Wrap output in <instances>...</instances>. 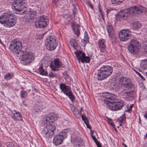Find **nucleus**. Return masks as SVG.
Wrapping results in <instances>:
<instances>
[{"instance_id":"1","label":"nucleus","mask_w":147,"mask_h":147,"mask_svg":"<svg viewBox=\"0 0 147 147\" xmlns=\"http://www.w3.org/2000/svg\"><path fill=\"white\" fill-rule=\"evenodd\" d=\"M22 43L21 42L15 40L11 42L9 49L13 53L18 55L19 59L21 63L24 65L30 64L34 59L35 57L33 53L28 51H21Z\"/></svg>"},{"instance_id":"2","label":"nucleus","mask_w":147,"mask_h":147,"mask_svg":"<svg viewBox=\"0 0 147 147\" xmlns=\"http://www.w3.org/2000/svg\"><path fill=\"white\" fill-rule=\"evenodd\" d=\"M115 96L112 94L107 95L105 96L103 100L107 105V107L110 110L117 111L121 109L123 105V101L115 102Z\"/></svg>"},{"instance_id":"3","label":"nucleus","mask_w":147,"mask_h":147,"mask_svg":"<svg viewBox=\"0 0 147 147\" xmlns=\"http://www.w3.org/2000/svg\"><path fill=\"white\" fill-rule=\"evenodd\" d=\"M16 17L11 12L7 11L0 16V23L6 27L13 26L16 23Z\"/></svg>"},{"instance_id":"4","label":"nucleus","mask_w":147,"mask_h":147,"mask_svg":"<svg viewBox=\"0 0 147 147\" xmlns=\"http://www.w3.org/2000/svg\"><path fill=\"white\" fill-rule=\"evenodd\" d=\"M113 71V68L108 65L103 66L98 70L97 79L102 80L110 76Z\"/></svg>"},{"instance_id":"5","label":"nucleus","mask_w":147,"mask_h":147,"mask_svg":"<svg viewBox=\"0 0 147 147\" xmlns=\"http://www.w3.org/2000/svg\"><path fill=\"white\" fill-rule=\"evenodd\" d=\"M26 1L25 0H15V5L12 7L15 13L19 14H22L26 11L25 5Z\"/></svg>"},{"instance_id":"6","label":"nucleus","mask_w":147,"mask_h":147,"mask_svg":"<svg viewBox=\"0 0 147 147\" xmlns=\"http://www.w3.org/2000/svg\"><path fill=\"white\" fill-rule=\"evenodd\" d=\"M141 46L138 40L135 39L131 40L127 49L129 52L133 55L137 54L139 52Z\"/></svg>"},{"instance_id":"7","label":"nucleus","mask_w":147,"mask_h":147,"mask_svg":"<svg viewBox=\"0 0 147 147\" xmlns=\"http://www.w3.org/2000/svg\"><path fill=\"white\" fill-rule=\"evenodd\" d=\"M45 45L47 49L49 51L55 49L57 46L56 37L54 36H49L47 38Z\"/></svg>"},{"instance_id":"8","label":"nucleus","mask_w":147,"mask_h":147,"mask_svg":"<svg viewBox=\"0 0 147 147\" xmlns=\"http://www.w3.org/2000/svg\"><path fill=\"white\" fill-rule=\"evenodd\" d=\"M119 82L125 90H128L130 89L134 90V89L133 84L129 79L125 77H121L119 80Z\"/></svg>"},{"instance_id":"9","label":"nucleus","mask_w":147,"mask_h":147,"mask_svg":"<svg viewBox=\"0 0 147 147\" xmlns=\"http://www.w3.org/2000/svg\"><path fill=\"white\" fill-rule=\"evenodd\" d=\"M35 22V25L37 28H43L47 26L48 24L49 21L48 17L45 15L40 16Z\"/></svg>"},{"instance_id":"10","label":"nucleus","mask_w":147,"mask_h":147,"mask_svg":"<svg viewBox=\"0 0 147 147\" xmlns=\"http://www.w3.org/2000/svg\"><path fill=\"white\" fill-rule=\"evenodd\" d=\"M74 53L76 56L79 63H80V61L82 63L84 62L89 63V62L90 60V58L89 57H86L84 53H82L80 51H79L74 52Z\"/></svg>"},{"instance_id":"11","label":"nucleus","mask_w":147,"mask_h":147,"mask_svg":"<svg viewBox=\"0 0 147 147\" xmlns=\"http://www.w3.org/2000/svg\"><path fill=\"white\" fill-rule=\"evenodd\" d=\"M67 137L66 132L62 131L60 132L59 134L56 135L54 138L53 142L54 145L57 146L60 144Z\"/></svg>"},{"instance_id":"12","label":"nucleus","mask_w":147,"mask_h":147,"mask_svg":"<svg viewBox=\"0 0 147 147\" xmlns=\"http://www.w3.org/2000/svg\"><path fill=\"white\" fill-rule=\"evenodd\" d=\"M131 36V32L129 30L123 29L119 33V37L121 41H126L130 39Z\"/></svg>"},{"instance_id":"13","label":"nucleus","mask_w":147,"mask_h":147,"mask_svg":"<svg viewBox=\"0 0 147 147\" xmlns=\"http://www.w3.org/2000/svg\"><path fill=\"white\" fill-rule=\"evenodd\" d=\"M144 11V8L142 6H134L131 7L129 11V14L134 16L141 15Z\"/></svg>"},{"instance_id":"14","label":"nucleus","mask_w":147,"mask_h":147,"mask_svg":"<svg viewBox=\"0 0 147 147\" xmlns=\"http://www.w3.org/2000/svg\"><path fill=\"white\" fill-rule=\"evenodd\" d=\"M129 11L126 10L120 11L117 15L116 19L119 21H121L125 19L129 16Z\"/></svg>"},{"instance_id":"15","label":"nucleus","mask_w":147,"mask_h":147,"mask_svg":"<svg viewBox=\"0 0 147 147\" xmlns=\"http://www.w3.org/2000/svg\"><path fill=\"white\" fill-rule=\"evenodd\" d=\"M62 65V63L60 59L56 58L54 59L53 63H51L50 66L52 70L55 71L57 68L60 67Z\"/></svg>"},{"instance_id":"16","label":"nucleus","mask_w":147,"mask_h":147,"mask_svg":"<svg viewBox=\"0 0 147 147\" xmlns=\"http://www.w3.org/2000/svg\"><path fill=\"white\" fill-rule=\"evenodd\" d=\"M134 90H132V91L130 92H123L122 94V96L124 98L127 99L135 97L136 96V94Z\"/></svg>"},{"instance_id":"17","label":"nucleus","mask_w":147,"mask_h":147,"mask_svg":"<svg viewBox=\"0 0 147 147\" xmlns=\"http://www.w3.org/2000/svg\"><path fill=\"white\" fill-rule=\"evenodd\" d=\"M105 40L103 39H100L98 41L99 49L101 53H104L106 51V47L105 44Z\"/></svg>"},{"instance_id":"18","label":"nucleus","mask_w":147,"mask_h":147,"mask_svg":"<svg viewBox=\"0 0 147 147\" xmlns=\"http://www.w3.org/2000/svg\"><path fill=\"white\" fill-rule=\"evenodd\" d=\"M59 88L61 90V92H63L65 95L71 91L70 87L66 85L64 83L60 84Z\"/></svg>"},{"instance_id":"19","label":"nucleus","mask_w":147,"mask_h":147,"mask_svg":"<svg viewBox=\"0 0 147 147\" xmlns=\"http://www.w3.org/2000/svg\"><path fill=\"white\" fill-rule=\"evenodd\" d=\"M106 28L109 37L111 38H113L114 35V32L113 28L112 27L111 25L109 23H108L106 25Z\"/></svg>"},{"instance_id":"20","label":"nucleus","mask_w":147,"mask_h":147,"mask_svg":"<svg viewBox=\"0 0 147 147\" xmlns=\"http://www.w3.org/2000/svg\"><path fill=\"white\" fill-rule=\"evenodd\" d=\"M11 118L15 121H20L22 119V115L20 113L18 112L13 113V115L11 116Z\"/></svg>"},{"instance_id":"21","label":"nucleus","mask_w":147,"mask_h":147,"mask_svg":"<svg viewBox=\"0 0 147 147\" xmlns=\"http://www.w3.org/2000/svg\"><path fill=\"white\" fill-rule=\"evenodd\" d=\"M46 127L48 130L49 133L51 136L54 135V131L56 129V126L53 125L51 123L49 125L46 126Z\"/></svg>"},{"instance_id":"22","label":"nucleus","mask_w":147,"mask_h":147,"mask_svg":"<svg viewBox=\"0 0 147 147\" xmlns=\"http://www.w3.org/2000/svg\"><path fill=\"white\" fill-rule=\"evenodd\" d=\"M74 141L77 147H78L77 146H78V147L82 146L83 145V140L80 137L75 138L74 139Z\"/></svg>"},{"instance_id":"23","label":"nucleus","mask_w":147,"mask_h":147,"mask_svg":"<svg viewBox=\"0 0 147 147\" xmlns=\"http://www.w3.org/2000/svg\"><path fill=\"white\" fill-rule=\"evenodd\" d=\"M38 71L39 72L40 74L42 75L46 76L47 75L48 73L44 69L42 63L40 64L39 65Z\"/></svg>"},{"instance_id":"24","label":"nucleus","mask_w":147,"mask_h":147,"mask_svg":"<svg viewBox=\"0 0 147 147\" xmlns=\"http://www.w3.org/2000/svg\"><path fill=\"white\" fill-rule=\"evenodd\" d=\"M46 117L51 123L56 120L58 117L57 115L54 114L48 115Z\"/></svg>"},{"instance_id":"25","label":"nucleus","mask_w":147,"mask_h":147,"mask_svg":"<svg viewBox=\"0 0 147 147\" xmlns=\"http://www.w3.org/2000/svg\"><path fill=\"white\" fill-rule=\"evenodd\" d=\"M49 133V131L46 127L42 131L41 135L42 136L46 138H48L51 136V135H50Z\"/></svg>"},{"instance_id":"26","label":"nucleus","mask_w":147,"mask_h":147,"mask_svg":"<svg viewBox=\"0 0 147 147\" xmlns=\"http://www.w3.org/2000/svg\"><path fill=\"white\" fill-rule=\"evenodd\" d=\"M80 26L78 24H75L72 27L73 30L74 31L76 34L78 36L80 34L79 29V28Z\"/></svg>"},{"instance_id":"27","label":"nucleus","mask_w":147,"mask_h":147,"mask_svg":"<svg viewBox=\"0 0 147 147\" xmlns=\"http://www.w3.org/2000/svg\"><path fill=\"white\" fill-rule=\"evenodd\" d=\"M141 68L144 69H147V59H145L142 60L140 64Z\"/></svg>"},{"instance_id":"28","label":"nucleus","mask_w":147,"mask_h":147,"mask_svg":"<svg viewBox=\"0 0 147 147\" xmlns=\"http://www.w3.org/2000/svg\"><path fill=\"white\" fill-rule=\"evenodd\" d=\"M42 123V124L44 125H46V126L49 125L51 123L46 116L43 117Z\"/></svg>"},{"instance_id":"29","label":"nucleus","mask_w":147,"mask_h":147,"mask_svg":"<svg viewBox=\"0 0 147 147\" xmlns=\"http://www.w3.org/2000/svg\"><path fill=\"white\" fill-rule=\"evenodd\" d=\"M125 0H111V3L113 5H120Z\"/></svg>"},{"instance_id":"30","label":"nucleus","mask_w":147,"mask_h":147,"mask_svg":"<svg viewBox=\"0 0 147 147\" xmlns=\"http://www.w3.org/2000/svg\"><path fill=\"white\" fill-rule=\"evenodd\" d=\"M66 95L69 97V99L72 102H73L75 100V96L73 95L72 92L71 91H70L69 92H68Z\"/></svg>"},{"instance_id":"31","label":"nucleus","mask_w":147,"mask_h":147,"mask_svg":"<svg viewBox=\"0 0 147 147\" xmlns=\"http://www.w3.org/2000/svg\"><path fill=\"white\" fill-rule=\"evenodd\" d=\"M42 109V107H41L38 105L35 106L34 108V112L35 114L38 113V112L41 111Z\"/></svg>"},{"instance_id":"32","label":"nucleus","mask_w":147,"mask_h":147,"mask_svg":"<svg viewBox=\"0 0 147 147\" xmlns=\"http://www.w3.org/2000/svg\"><path fill=\"white\" fill-rule=\"evenodd\" d=\"M142 26L141 24L139 22H135L133 24V28L134 30H137L138 28H140Z\"/></svg>"},{"instance_id":"33","label":"nucleus","mask_w":147,"mask_h":147,"mask_svg":"<svg viewBox=\"0 0 147 147\" xmlns=\"http://www.w3.org/2000/svg\"><path fill=\"white\" fill-rule=\"evenodd\" d=\"M14 74L12 73H8L5 76L4 78L7 80H8L11 79L13 77Z\"/></svg>"},{"instance_id":"34","label":"nucleus","mask_w":147,"mask_h":147,"mask_svg":"<svg viewBox=\"0 0 147 147\" xmlns=\"http://www.w3.org/2000/svg\"><path fill=\"white\" fill-rule=\"evenodd\" d=\"M30 14L29 18L30 19H33L36 16L37 13L36 11L34 10L30 11Z\"/></svg>"},{"instance_id":"35","label":"nucleus","mask_w":147,"mask_h":147,"mask_svg":"<svg viewBox=\"0 0 147 147\" xmlns=\"http://www.w3.org/2000/svg\"><path fill=\"white\" fill-rule=\"evenodd\" d=\"M20 96L22 98H26L27 96V92L24 90H22L20 92Z\"/></svg>"},{"instance_id":"36","label":"nucleus","mask_w":147,"mask_h":147,"mask_svg":"<svg viewBox=\"0 0 147 147\" xmlns=\"http://www.w3.org/2000/svg\"><path fill=\"white\" fill-rule=\"evenodd\" d=\"M125 114L123 115V117H120V118L118 119V121L119 123V126H121L122 125V121L123 120H124L125 118Z\"/></svg>"},{"instance_id":"37","label":"nucleus","mask_w":147,"mask_h":147,"mask_svg":"<svg viewBox=\"0 0 147 147\" xmlns=\"http://www.w3.org/2000/svg\"><path fill=\"white\" fill-rule=\"evenodd\" d=\"M73 113L76 118H79L80 117V112H79L77 109L74 111Z\"/></svg>"},{"instance_id":"38","label":"nucleus","mask_w":147,"mask_h":147,"mask_svg":"<svg viewBox=\"0 0 147 147\" xmlns=\"http://www.w3.org/2000/svg\"><path fill=\"white\" fill-rule=\"evenodd\" d=\"M81 117L82 119L84 121L86 125L89 123L87 118L84 115L82 114L81 115Z\"/></svg>"},{"instance_id":"39","label":"nucleus","mask_w":147,"mask_h":147,"mask_svg":"<svg viewBox=\"0 0 147 147\" xmlns=\"http://www.w3.org/2000/svg\"><path fill=\"white\" fill-rule=\"evenodd\" d=\"M84 40L86 43H87L89 41L88 37L86 32H85L84 33Z\"/></svg>"},{"instance_id":"40","label":"nucleus","mask_w":147,"mask_h":147,"mask_svg":"<svg viewBox=\"0 0 147 147\" xmlns=\"http://www.w3.org/2000/svg\"><path fill=\"white\" fill-rule=\"evenodd\" d=\"M71 45L75 48L76 46V43L75 40H72L70 41Z\"/></svg>"},{"instance_id":"41","label":"nucleus","mask_w":147,"mask_h":147,"mask_svg":"<svg viewBox=\"0 0 147 147\" xmlns=\"http://www.w3.org/2000/svg\"><path fill=\"white\" fill-rule=\"evenodd\" d=\"M49 76L50 78H54L57 77V74H54L53 72H51L49 74Z\"/></svg>"},{"instance_id":"42","label":"nucleus","mask_w":147,"mask_h":147,"mask_svg":"<svg viewBox=\"0 0 147 147\" xmlns=\"http://www.w3.org/2000/svg\"><path fill=\"white\" fill-rule=\"evenodd\" d=\"M7 147H15L14 144L11 142H8L6 143Z\"/></svg>"},{"instance_id":"43","label":"nucleus","mask_w":147,"mask_h":147,"mask_svg":"<svg viewBox=\"0 0 147 147\" xmlns=\"http://www.w3.org/2000/svg\"><path fill=\"white\" fill-rule=\"evenodd\" d=\"M134 71L143 80H145V79L144 78V77L141 75V74L138 72V71H137L135 70L134 69Z\"/></svg>"},{"instance_id":"44","label":"nucleus","mask_w":147,"mask_h":147,"mask_svg":"<svg viewBox=\"0 0 147 147\" xmlns=\"http://www.w3.org/2000/svg\"><path fill=\"white\" fill-rule=\"evenodd\" d=\"M77 109L75 108L74 106H73L71 107V110L73 112H74V111H76Z\"/></svg>"},{"instance_id":"45","label":"nucleus","mask_w":147,"mask_h":147,"mask_svg":"<svg viewBox=\"0 0 147 147\" xmlns=\"http://www.w3.org/2000/svg\"><path fill=\"white\" fill-rule=\"evenodd\" d=\"M88 4V6L90 7V8L91 9H93V7L91 3L90 2H89Z\"/></svg>"},{"instance_id":"46","label":"nucleus","mask_w":147,"mask_h":147,"mask_svg":"<svg viewBox=\"0 0 147 147\" xmlns=\"http://www.w3.org/2000/svg\"><path fill=\"white\" fill-rule=\"evenodd\" d=\"M96 144L97 146V147H102L98 141L96 142Z\"/></svg>"},{"instance_id":"47","label":"nucleus","mask_w":147,"mask_h":147,"mask_svg":"<svg viewBox=\"0 0 147 147\" xmlns=\"http://www.w3.org/2000/svg\"><path fill=\"white\" fill-rule=\"evenodd\" d=\"M92 138L94 142L95 143L96 142H97L98 141L97 139L96 138L95 136H92Z\"/></svg>"},{"instance_id":"48","label":"nucleus","mask_w":147,"mask_h":147,"mask_svg":"<svg viewBox=\"0 0 147 147\" xmlns=\"http://www.w3.org/2000/svg\"><path fill=\"white\" fill-rule=\"evenodd\" d=\"M59 1V0H53V1L56 5L57 4V3Z\"/></svg>"},{"instance_id":"49","label":"nucleus","mask_w":147,"mask_h":147,"mask_svg":"<svg viewBox=\"0 0 147 147\" xmlns=\"http://www.w3.org/2000/svg\"><path fill=\"white\" fill-rule=\"evenodd\" d=\"M86 125L87 128H88L90 129V130H91V126H90V125L89 124V123H88L87 124H86Z\"/></svg>"},{"instance_id":"50","label":"nucleus","mask_w":147,"mask_h":147,"mask_svg":"<svg viewBox=\"0 0 147 147\" xmlns=\"http://www.w3.org/2000/svg\"><path fill=\"white\" fill-rule=\"evenodd\" d=\"M133 104L131 105L130 106V108L129 109H128V110L129 111H130V110H131V109H132V108L133 107Z\"/></svg>"},{"instance_id":"51","label":"nucleus","mask_w":147,"mask_h":147,"mask_svg":"<svg viewBox=\"0 0 147 147\" xmlns=\"http://www.w3.org/2000/svg\"><path fill=\"white\" fill-rule=\"evenodd\" d=\"M111 89L113 90H114L116 91H117L119 89V88H112Z\"/></svg>"},{"instance_id":"52","label":"nucleus","mask_w":147,"mask_h":147,"mask_svg":"<svg viewBox=\"0 0 147 147\" xmlns=\"http://www.w3.org/2000/svg\"><path fill=\"white\" fill-rule=\"evenodd\" d=\"M144 117L147 119V113L144 115Z\"/></svg>"},{"instance_id":"53","label":"nucleus","mask_w":147,"mask_h":147,"mask_svg":"<svg viewBox=\"0 0 147 147\" xmlns=\"http://www.w3.org/2000/svg\"><path fill=\"white\" fill-rule=\"evenodd\" d=\"M122 145L124 147H127V146L124 143H123L122 144Z\"/></svg>"},{"instance_id":"54","label":"nucleus","mask_w":147,"mask_h":147,"mask_svg":"<svg viewBox=\"0 0 147 147\" xmlns=\"http://www.w3.org/2000/svg\"><path fill=\"white\" fill-rule=\"evenodd\" d=\"M93 131H91V132H90V134H91V135L92 136H93Z\"/></svg>"},{"instance_id":"55","label":"nucleus","mask_w":147,"mask_h":147,"mask_svg":"<svg viewBox=\"0 0 147 147\" xmlns=\"http://www.w3.org/2000/svg\"><path fill=\"white\" fill-rule=\"evenodd\" d=\"M82 108L81 107L80 109V111H79V112H80V114L81 113V112L82 111Z\"/></svg>"},{"instance_id":"56","label":"nucleus","mask_w":147,"mask_h":147,"mask_svg":"<svg viewBox=\"0 0 147 147\" xmlns=\"http://www.w3.org/2000/svg\"><path fill=\"white\" fill-rule=\"evenodd\" d=\"M110 124L111 125H113V123L112 122V121H111L109 122Z\"/></svg>"},{"instance_id":"57","label":"nucleus","mask_w":147,"mask_h":147,"mask_svg":"<svg viewBox=\"0 0 147 147\" xmlns=\"http://www.w3.org/2000/svg\"><path fill=\"white\" fill-rule=\"evenodd\" d=\"M110 11V10H109L107 11V13H108Z\"/></svg>"},{"instance_id":"58","label":"nucleus","mask_w":147,"mask_h":147,"mask_svg":"<svg viewBox=\"0 0 147 147\" xmlns=\"http://www.w3.org/2000/svg\"><path fill=\"white\" fill-rule=\"evenodd\" d=\"M76 9H75V8H74V11H76Z\"/></svg>"},{"instance_id":"59","label":"nucleus","mask_w":147,"mask_h":147,"mask_svg":"<svg viewBox=\"0 0 147 147\" xmlns=\"http://www.w3.org/2000/svg\"><path fill=\"white\" fill-rule=\"evenodd\" d=\"M146 76H147V72H146Z\"/></svg>"},{"instance_id":"60","label":"nucleus","mask_w":147,"mask_h":147,"mask_svg":"<svg viewBox=\"0 0 147 147\" xmlns=\"http://www.w3.org/2000/svg\"><path fill=\"white\" fill-rule=\"evenodd\" d=\"M73 6L74 7V5H73Z\"/></svg>"}]
</instances>
